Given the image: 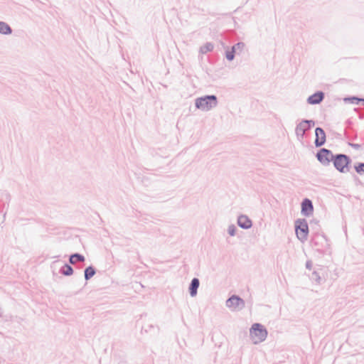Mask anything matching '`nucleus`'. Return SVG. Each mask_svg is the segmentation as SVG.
Here are the masks:
<instances>
[{"label": "nucleus", "instance_id": "f257e3e1", "mask_svg": "<svg viewBox=\"0 0 364 364\" xmlns=\"http://www.w3.org/2000/svg\"><path fill=\"white\" fill-rule=\"evenodd\" d=\"M267 336L266 329L259 323H255L250 328V337L255 343H260L265 340Z\"/></svg>", "mask_w": 364, "mask_h": 364}, {"label": "nucleus", "instance_id": "f03ea898", "mask_svg": "<svg viewBox=\"0 0 364 364\" xmlns=\"http://www.w3.org/2000/svg\"><path fill=\"white\" fill-rule=\"evenodd\" d=\"M196 105L202 110H208L216 105L215 96H207L196 100Z\"/></svg>", "mask_w": 364, "mask_h": 364}, {"label": "nucleus", "instance_id": "7ed1b4c3", "mask_svg": "<svg viewBox=\"0 0 364 364\" xmlns=\"http://www.w3.org/2000/svg\"><path fill=\"white\" fill-rule=\"evenodd\" d=\"M296 234L300 240H304L307 238L309 234V227L305 220H298L295 223Z\"/></svg>", "mask_w": 364, "mask_h": 364}, {"label": "nucleus", "instance_id": "20e7f679", "mask_svg": "<svg viewBox=\"0 0 364 364\" xmlns=\"http://www.w3.org/2000/svg\"><path fill=\"white\" fill-rule=\"evenodd\" d=\"M348 158L345 155L341 154L336 157L334 160V166L338 171L344 172L348 169Z\"/></svg>", "mask_w": 364, "mask_h": 364}, {"label": "nucleus", "instance_id": "39448f33", "mask_svg": "<svg viewBox=\"0 0 364 364\" xmlns=\"http://www.w3.org/2000/svg\"><path fill=\"white\" fill-rule=\"evenodd\" d=\"M314 125L313 121L304 120L299 124L296 128V134L297 136L302 137L306 131L309 130L312 126Z\"/></svg>", "mask_w": 364, "mask_h": 364}, {"label": "nucleus", "instance_id": "423d86ee", "mask_svg": "<svg viewBox=\"0 0 364 364\" xmlns=\"http://www.w3.org/2000/svg\"><path fill=\"white\" fill-rule=\"evenodd\" d=\"M226 305L228 307L233 310H236L237 309L243 307L245 303L243 300L240 297L237 296H232V297L227 300Z\"/></svg>", "mask_w": 364, "mask_h": 364}, {"label": "nucleus", "instance_id": "0eeeda50", "mask_svg": "<svg viewBox=\"0 0 364 364\" xmlns=\"http://www.w3.org/2000/svg\"><path fill=\"white\" fill-rule=\"evenodd\" d=\"M316 139L315 144L316 146H322L326 141V134L321 128H316L315 130Z\"/></svg>", "mask_w": 364, "mask_h": 364}, {"label": "nucleus", "instance_id": "6e6552de", "mask_svg": "<svg viewBox=\"0 0 364 364\" xmlns=\"http://www.w3.org/2000/svg\"><path fill=\"white\" fill-rule=\"evenodd\" d=\"M331 152L325 149H322L318 154H317V158L318 161H320L323 164H326L330 161V159L331 158Z\"/></svg>", "mask_w": 364, "mask_h": 364}, {"label": "nucleus", "instance_id": "1a4fd4ad", "mask_svg": "<svg viewBox=\"0 0 364 364\" xmlns=\"http://www.w3.org/2000/svg\"><path fill=\"white\" fill-rule=\"evenodd\" d=\"M301 212L305 215H309L313 212V205L311 200L305 199L301 204Z\"/></svg>", "mask_w": 364, "mask_h": 364}, {"label": "nucleus", "instance_id": "9d476101", "mask_svg": "<svg viewBox=\"0 0 364 364\" xmlns=\"http://www.w3.org/2000/svg\"><path fill=\"white\" fill-rule=\"evenodd\" d=\"M323 99V93L322 92H318L308 98V102L311 105L318 104L321 102Z\"/></svg>", "mask_w": 364, "mask_h": 364}, {"label": "nucleus", "instance_id": "9b49d317", "mask_svg": "<svg viewBox=\"0 0 364 364\" xmlns=\"http://www.w3.org/2000/svg\"><path fill=\"white\" fill-rule=\"evenodd\" d=\"M237 223L239 226L242 228H250L252 226V221L248 217L245 215H241L238 218Z\"/></svg>", "mask_w": 364, "mask_h": 364}, {"label": "nucleus", "instance_id": "f8f14e48", "mask_svg": "<svg viewBox=\"0 0 364 364\" xmlns=\"http://www.w3.org/2000/svg\"><path fill=\"white\" fill-rule=\"evenodd\" d=\"M245 47L244 43H239L236 46H233L232 50L226 52V58L229 60H232L234 58V53L236 52V50H242Z\"/></svg>", "mask_w": 364, "mask_h": 364}, {"label": "nucleus", "instance_id": "ddd939ff", "mask_svg": "<svg viewBox=\"0 0 364 364\" xmlns=\"http://www.w3.org/2000/svg\"><path fill=\"white\" fill-rule=\"evenodd\" d=\"M199 287V280L196 278H194L190 287V294L192 296H194L197 294V289Z\"/></svg>", "mask_w": 364, "mask_h": 364}, {"label": "nucleus", "instance_id": "4468645a", "mask_svg": "<svg viewBox=\"0 0 364 364\" xmlns=\"http://www.w3.org/2000/svg\"><path fill=\"white\" fill-rule=\"evenodd\" d=\"M344 101L351 104L358 105L359 102H361L364 105V99L358 98V97H349L345 98Z\"/></svg>", "mask_w": 364, "mask_h": 364}, {"label": "nucleus", "instance_id": "2eb2a0df", "mask_svg": "<svg viewBox=\"0 0 364 364\" xmlns=\"http://www.w3.org/2000/svg\"><path fill=\"white\" fill-rule=\"evenodd\" d=\"M85 260V258L83 256L79 255V254H75L70 256V262L71 264H75L77 261L83 262Z\"/></svg>", "mask_w": 364, "mask_h": 364}, {"label": "nucleus", "instance_id": "dca6fc26", "mask_svg": "<svg viewBox=\"0 0 364 364\" xmlns=\"http://www.w3.org/2000/svg\"><path fill=\"white\" fill-rule=\"evenodd\" d=\"M95 274V271L93 267H89L85 269V277L86 279H89L92 277Z\"/></svg>", "mask_w": 364, "mask_h": 364}, {"label": "nucleus", "instance_id": "f3484780", "mask_svg": "<svg viewBox=\"0 0 364 364\" xmlns=\"http://www.w3.org/2000/svg\"><path fill=\"white\" fill-rule=\"evenodd\" d=\"M0 33L7 34L11 33L10 27L4 22H0Z\"/></svg>", "mask_w": 364, "mask_h": 364}, {"label": "nucleus", "instance_id": "a211bd4d", "mask_svg": "<svg viewBox=\"0 0 364 364\" xmlns=\"http://www.w3.org/2000/svg\"><path fill=\"white\" fill-rule=\"evenodd\" d=\"M73 272L72 267L69 265H65L63 269V273L65 275H71Z\"/></svg>", "mask_w": 364, "mask_h": 364}, {"label": "nucleus", "instance_id": "6ab92c4d", "mask_svg": "<svg viewBox=\"0 0 364 364\" xmlns=\"http://www.w3.org/2000/svg\"><path fill=\"white\" fill-rule=\"evenodd\" d=\"M355 170L358 173L364 172V164H360L355 167Z\"/></svg>", "mask_w": 364, "mask_h": 364}, {"label": "nucleus", "instance_id": "aec40b11", "mask_svg": "<svg viewBox=\"0 0 364 364\" xmlns=\"http://www.w3.org/2000/svg\"><path fill=\"white\" fill-rule=\"evenodd\" d=\"M235 226H230L228 228V232L231 236L235 235Z\"/></svg>", "mask_w": 364, "mask_h": 364}]
</instances>
